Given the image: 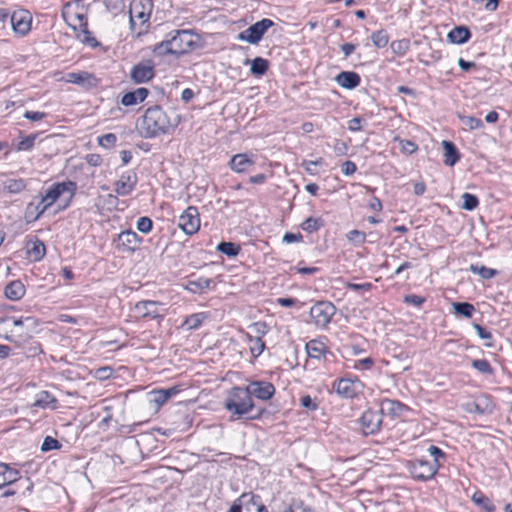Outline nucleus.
<instances>
[{
    "mask_svg": "<svg viewBox=\"0 0 512 512\" xmlns=\"http://www.w3.org/2000/svg\"><path fill=\"white\" fill-rule=\"evenodd\" d=\"M371 40L376 47L382 48L387 45L389 38L384 30H378L372 33Z\"/></svg>",
    "mask_w": 512,
    "mask_h": 512,
    "instance_id": "nucleus-48",
    "label": "nucleus"
},
{
    "mask_svg": "<svg viewBox=\"0 0 512 512\" xmlns=\"http://www.w3.org/2000/svg\"><path fill=\"white\" fill-rule=\"evenodd\" d=\"M56 403L55 397L48 391H41L36 395V399L32 407L48 408Z\"/></svg>",
    "mask_w": 512,
    "mask_h": 512,
    "instance_id": "nucleus-34",
    "label": "nucleus"
},
{
    "mask_svg": "<svg viewBox=\"0 0 512 512\" xmlns=\"http://www.w3.org/2000/svg\"><path fill=\"white\" fill-rule=\"evenodd\" d=\"M250 341L252 343L250 347L252 355L254 357L260 356L265 349V343L262 341L260 337H251Z\"/></svg>",
    "mask_w": 512,
    "mask_h": 512,
    "instance_id": "nucleus-50",
    "label": "nucleus"
},
{
    "mask_svg": "<svg viewBox=\"0 0 512 512\" xmlns=\"http://www.w3.org/2000/svg\"><path fill=\"white\" fill-rule=\"evenodd\" d=\"M356 164L352 161H345L341 166V171L344 175H352L356 172Z\"/></svg>",
    "mask_w": 512,
    "mask_h": 512,
    "instance_id": "nucleus-63",
    "label": "nucleus"
},
{
    "mask_svg": "<svg viewBox=\"0 0 512 512\" xmlns=\"http://www.w3.org/2000/svg\"><path fill=\"white\" fill-rule=\"evenodd\" d=\"M300 405L310 411L318 409V403L310 397V395H304L300 398Z\"/></svg>",
    "mask_w": 512,
    "mask_h": 512,
    "instance_id": "nucleus-60",
    "label": "nucleus"
},
{
    "mask_svg": "<svg viewBox=\"0 0 512 512\" xmlns=\"http://www.w3.org/2000/svg\"><path fill=\"white\" fill-rule=\"evenodd\" d=\"M442 146L444 149V163L447 166H453L459 160V153L455 147V145L450 142L444 140L442 142Z\"/></svg>",
    "mask_w": 512,
    "mask_h": 512,
    "instance_id": "nucleus-29",
    "label": "nucleus"
},
{
    "mask_svg": "<svg viewBox=\"0 0 512 512\" xmlns=\"http://www.w3.org/2000/svg\"><path fill=\"white\" fill-rule=\"evenodd\" d=\"M211 280L208 278H198L197 280L189 281L188 289L194 293L204 291L210 287Z\"/></svg>",
    "mask_w": 512,
    "mask_h": 512,
    "instance_id": "nucleus-43",
    "label": "nucleus"
},
{
    "mask_svg": "<svg viewBox=\"0 0 512 512\" xmlns=\"http://www.w3.org/2000/svg\"><path fill=\"white\" fill-rule=\"evenodd\" d=\"M274 26L271 19L264 18L238 34V39L250 44H258L269 28Z\"/></svg>",
    "mask_w": 512,
    "mask_h": 512,
    "instance_id": "nucleus-9",
    "label": "nucleus"
},
{
    "mask_svg": "<svg viewBox=\"0 0 512 512\" xmlns=\"http://www.w3.org/2000/svg\"><path fill=\"white\" fill-rule=\"evenodd\" d=\"M137 182V174L134 171H126L116 181L114 191L119 196H127L134 190Z\"/></svg>",
    "mask_w": 512,
    "mask_h": 512,
    "instance_id": "nucleus-18",
    "label": "nucleus"
},
{
    "mask_svg": "<svg viewBox=\"0 0 512 512\" xmlns=\"http://www.w3.org/2000/svg\"><path fill=\"white\" fill-rule=\"evenodd\" d=\"M117 137L113 133H107L99 137V145L104 148H111L116 144Z\"/></svg>",
    "mask_w": 512,
    "mask_h": 512,
    "instance_id": "nucleus-56",
    "label": "nucleus"
},
{
    "mask_svg": "<svg viewBox=\"0 0 512 512\" xmlns=\"http://www.w3.org/2000/svg\"><path fill=\"white\" fill-rule=\"evenodd\" d=\"M205 319L203 313H195L188 316L182 324L186 330H195L199 328Z\"/></svg>",
    "mask_w": 512,
    "mask_h": 512,
    "instance_id": "nucleus-36",
    "label": "nucleus"
},
{
    "mask_svg": "<svg viewBox=\"0 0 512 512\" xmlns=\"http://www.w3.org/2000/svg\"><path fill=\"white\" fill-rule=\"evenodd\" d=\"M79 33L77 34V38L85 44H88L92 47H95L98 45V42L96 39L92 36L91 32L87 29V26L85 28H79Z\"/></svg>",
    "mask_w": 512,
    "mask_h": 512,
    "instance_id": "nucleus-47",
    "label": "nucleus"
},
{
    "mask_svg": "<svg viewBox=\"0 0 512 512\" xmlns=\"http://www.w3.org/2000/svg\"><path fill=\"white\" fill-rule=\"evenodd\" d=\"M453 308L456 314L470 318L475 311L472 304L467 302H456L453 304Z\"/></svg>",
    "mask_w": 512,
    "mask_h": 512,
    "instance_id": "nucleus-42",
    "label": "nucleus"
},
{
    "mask_svg": "<svg viewBox=\"0 0 512 512\" xmlns=\"http://www.w3.org/2000/svg\"><path fill=\"white\" fill-rule=\"evenodd\" d=\"M174 126L167 114L159 106L148 108L137 124L140 134L145 138L166 134Z\"/></svg>",
    "mask_w": 512,
    "mask_h": 512,
    "instance_id": "nucleus-1",
    "label": "nucleus"
},
{
    "mask_svg": "<svg viewBox=\"0 0 512 512\" xmlns=\"http://www.w3.org/2000/svg\"><path fill=\"white\" fill-rule=\"evenodd\" d=\"M472 367L478 372L486 375H492L493 369L486 359H475L472 361Z\"/></svg>",
    "mask_w": 512,
    "mask_h": 512,
    "instance_id": "nucleus-46",
    "label": "nucleus"
},
{
    "mask_svg": "<svg viewBox=\"0 0 512 512\" xmlns=\"http://www.w3.org/2000/svg\"><path fill=\"white\" fill-rule=\"evenodd\" d=\"M473 327H474V329L476 330L477 335H478L481 339H483V340H485V341H486V342H485V345H486L487 347H492V346H493V344L491 343V340H492V335H491V333H490L488 330H486L484 327H482L481 325H479V324H474V325H473Z\"/></svg>",
    "mask_w": 512,
    "mask_h": 512,
    "instance_id": "nucleus-53",
    "label": "nucleus"
},
{
    "mask_svg": "<svg viewBox=\"0 0 512 512\" xmlns=\"http://www.w3.org/2000/svg\"><path fill=\"white\" fill-rule=\"evenodd\" d=\"M470 36H471V34H470V31L468 28H466L464 26H458V27L453 28L448 33L447 37L451 43L463 44L469 40Z\"/></svg>",
    "mask_w": 512,
    "mask_h": 512,
    "instance_id": "nucleus-28",
    "label": "nucleus"
},
{
    "mask_svg": "<svg viewBox=\"0 0 512 512\" xmlns=\"http://www.w3.org/2000/svg\"><path fill=\"white\" fill-rule=\"evenodd\" d=\"M153 11L152 0H132L129 5L130 29L137 36L145 33Z\"/></svg>",
    "mask_w": 512,
    "mask_h": 512,
    "instance_id": "nucleus-4",
    "label": "nucleus"
},
{
    "mask_svg": "<svg viewBox=\"0 0 512 512\" xmlns=\"http://www.w3.org/2000/svg\"><path fill=\"white\" fill-rule=\"evenodd\" d=\"M225 409L231 413L232 420L250 418L249 413L254 408V403L250 393L246 388L234 387L229 392L224 401ZM255 417H251L254 419Z\"/></svg>",
    "mask_w": 512,
    "mask_h": 512,
    "instance_id": "nucleus-3",
    "label": "nucleus"
},
{
    "mask_svg": "<svg viewBox=\"0 0 512 512\" xmlns=\"http://www.w3.org/2000/svg\"><path fill=\"white\" fill-rule=\"evenodd\" d=\"M178 392L179 389L177 387L153 390L150 392V401L155 403L157 407H160L164 403H166L172 396L176 395Z\"/></svg>",
    "mask_w": 512,
    "mask_h": 512,
    "instance_id": "nucleus-24",
    "label": "nucleus"
},
{
    "mask_svg": "<svg viewBox=\"0 0 512 512\" xmlns=\"http://www.w3.org/2000/svg\"><path fill=\"white\" fill-rule=\"evenodd\" d=\"M395 141L399 142L400 150L405 154H412L417 150V145L410 140L400 139L398 136L394 138Z\"/></svg>",
    "mask_w": 512,
    "mask_h": 512,
    "instance_id": "nucleus-51",
    "label": "nucleus"
},
{
    "mask_svg": "<svg viewBox=\"0 0 512 512\" xmlns=\"http://www.w3.org/2000/svg\"><path fill=\"white\" fill-rule=\"evenodd\" d=\"M424 301H425V299L423 297L415 295V294L407 295L404 298L405 303L411 304V305H414L417 307H420L424 303Z\"/></svg>",
    "mask_w": 512,
    "mask_h": 512,
    "instance_id": "nucleus-62",
    "label": "nucleus"
},
{
    "mask_svg": "<svg viewBox=\"0 0 512 512\" xmlns=\"http://www.w3.org/2000/svg\"><path fill=\"white\" fill-rule=\"evenodd\" d=\"M255 334L256 337H262L269 331V327L265 322H255L249 327Z\"/></svg>",
    "mask_w": 512,
    "mask_h": 512,
    "instance_id": "nucleus-58",
    "label": "nucleus"
},
{
    "mask_svg": "<svg viewBox=\"0 0 512 512\" xmlns=\"http://www.w3.org/2000/svg\"><path fill=\"white\" fill-rule=\"evenodd\" d=\"M246 389L250 393V397L254 395L260 400H269L275 394V387L272 383L266 381L251 382Z\"/></svg>",
    "mask_w": 512,
    "mask_h": 512,
    "instance_id": "nucleus-20",
    "label": "nucleus"
},
{
    "mask_svg": "<svg viewBox=\"0 0 512 512\" xmlns=\"http://www.w3.org/2000/svg\"><path fill=\"white\" fill-rule=\"evenodd\" d=\"M374 360L371 357L355 361L353 368L356 370H370L374 366Z\"/></svg>",
    "mask_w": 512,
    "mask_h": 512,
    "instance_id": "nucleus-59",
    "label": "nucleus"
},
{
    "mask_svg": "<svg viewBox=\"0 0 512 512\" xmlns=\"http://www.w3.org/2000/svg\"><path fill=\"white\" fill-rule=\"evenodd\" d=\"M47 208H44V205L41 201L38 204L29 203L25 209V219L29 222H34L40 218L44 214Z\"/></svg>",
    "mask_w": 512,
    "mask_h": 512,
    "instance_id": "nucleus-31",
    "label": "nucleus"
},
{
    "mask_svg": "<svg viewBox=\"0 0 512 512\" xmlns=\"http://www.w3.org/2000/svg\"><path fill=\"white\" fill-rule=\"evenodd\" d=\"M36 135L35 134H31V135H28L26 137H24L18 144H17V150L18 151H27V150H30L33 146H34V143H35V140H36Z\"/></svg>",
    "mask_w": 512,
    "mask_h": 512,
    "instance_id": "nucleus-52",
    "label": "nucleus"
},
{
    "mask_svg": "<svg viewBox=\"0 0 512 512\" xmlns=\"http://www.w3.org/2000/svg\"><path fill=\"white\" fill-rule=\"evenodd\" d=\"M19 347L22 348L23 354L27 357H35L42 353V348L39 342L35 340H29L27 342L15 341Z\"/></svg>",
    "mask_w": 512,
    "mask_h": 512,
    "instance_id": "nucleus-33",
    "label": "nucleus"
},
{
    "mask_svg": "<svg viewBox=\"0 0 512 512\" xmlns=\"http://www.w3.org/2000/svg\"><path fill=\"white\" fill-rule=\"evenodd\" d=\"M439 463L424 459H416L408 463V469L413 479L426 481L431 479L438 471Z\"/></svg>",
    "mask_w": 512,
    "mask_h": 512,
    "instance_id": "nucleus-7",
    "label": "nucleus"
},
{
    "mask_svg": "<svg viewBox=\"0 0 512 512\" xmlns=\"http://www.w3.org/2000/svg\"><path fill=\"white\" fill-rule=\"evenodd\" d=\"M269 63L262 57H256L251 61V73L255 76H262L266 73Z\"/></svg>",
    "mask_w": 512,
    "mask_h": 512,
    "instance_id": "nucleus-35",
    "label": "nucleus"
},
{
    "mask_svg": "<svg viewBox=\"0 0 512 512\" xmlns=\"http://www.w3.org/2000/svg\"><path fill=\"white\" fill-rule=\"evenodd\" d=\"M4 293L8 299L16 301V300L21 299L24 296L25 287L21 281L15 280V281L10 282L5 287Z\"/></svg>",
    "mask_w": 512,
    "mask_h": 512,
    "instance_id": "nucleus-27",
    "label": "nucleus"
},
{
    "mask_svg": "<svg viewBox=\"0 0 512 512\" xmlns=\"http://www.w3.org/2000/svg\"><path fill=\"white\" fill-rule=\"evenodd\" d=\"M138 231L142 233H149L152 230L153 222L149 217H140L136 223Z\"/></svg>",
    "mask_w": 512,
    "mask_h": 512,
    "instance_id": "nucleus-54",
    "label": "nucleus"
},
{
    "mask_svg": "<svg viewBox=\"0 0 512 512\" xmlns=\"http://www.w3.org/2000/svg\"><path fill=\"white\" fill-rule=\"evenodd\" d=\"M333 149L336 155L344 156L347 153L348 147L345 142L341 140H336Z\"/></svg>",
    "mask_w": 512,
    "mask_h": 512,
    "instance_id": "nucleus-64",
    "label": "nucleus"
},
{
    "mask_svg": "<svg viewBox=\"0 0 512 512\" xmlns=\"http://www.w3.org/2000/svg\"><path fill=\"white\" fill-rule=\"evenodd\" d=\"M92 78V75L87 72H71L64 77L66 82L74 84H83Z\"/></svg>",
    "mask_w": 512,
    "mask_h": 512,
    "instance_id": "nucleus-41",
    "label": "nucleus"
},
{
    "mask_svg": "<svg viewBox=\"0 0 512 512\" xmlns=\"http://www.w3.org/2000/svg\"><path fill=\"white\" fill-rule=\"evenodd\" d=\"M347 239L355 244H363L366 239L364 232L359 230H351L346 235Z\"/></svg>",
    "mask_w": 512,
    "mask_h": 512,
    "instance_id": "nucleus-57",
    "label": "nucleus"
},
{
    "mask_svg": "<svg viewBox=\"0 0 512 512\" xmlns=\"http://www.w3.org/2000/svg\"><path fill=\"white\" fill-rule=\"evenodd\" d=\"M459 118L462 124L467 127L469 130L481 129L483 127V122L481 119L473 117V116H462L459 115Z\"/></svg>",
    "mask_w": 512,
    "mask_h": 512,
    "instance_id": "nucleus-45",
    "label": "nucleus"
},
{
    "mask_svg": "<svg viewBox=\"0 0 512 512\" xmlns=\"http://www.w3.org/2000/svg\"><path fill=\"white\" fill-rule=\"evenodd\" d=\"M409 47H410V43H409V40H407V39H401V40L393 41L391 43L392 51L401 56L404 55L409 50Z\"/></svg>",
    "mask_w": 512,
    "mask_h": 512,
    "instance_id": "nucleus-49",
    "label": "nucleus"
},
{
    "mask_svg": "<svg viewBox=\"0 0 512 512\" xmlns=\"http://www.w3.org/2000/svg\"><path fill=\"white\" fill-rule=\"evenodd\" d=\"M462 200H463V203H462V208L464 210H467V211H472L474 210L475 208L478 207L479 205V200L478 198L473 195V194H470V193H464L462 196H461Z\"/></svg>",
    "mask_w": 512,
    "mask_h": 512,
    "instance_id": "nucleus-44",
    "label": "nucleus"
},
{
    "mask_svg": "<svg viewBox=\"0 0 512 512\" xmlns=\"http://www.w3.org/2000/svg\"><path fill=\"white\" fill-rule=\"evenodd\" d=\"M134 84H145L155 77V64L152 60H143L135 64L129 73Z\"/></svg>",
    "mask_w": 512,
    "mask_h": 512,
    "instance_id": "nucleus-11",
    "label": "nucleus"
},
{
    "mask_svg": "<svg viewBox=\"0 0 512 512\" xmlns=\"http://www.w3.org/2000/svg\"><path fill=\"white\" fill-rule=\"evenodd\" d=\"M336 81L343 88L354 89L360 84L361 78L356 72L343 71L336 76Z\"/></svg>",
    "mask_w": 512,
    "mask_h": 512,
    "instance_id": "nucleus-23",
    "label": "nucleus"
},
{
    "mask_svg": "<svg viewBox=\"0 0 512 512\" xmlns=\"http://www.w3.org/2000/svg\"><path fill=\"white\" fill-rule=\"evenodd\" d=\"M77 190V185L73 181L59 182L51 185L46 193L41 197V203L44 208H50L62 195L68 193L69 196L66 200L64 208H66Z\"/></svg>",
    "mask_w": 512,
    "mask_h": 512,
    "instance_id": "nucleus-5",
    "label": "nucleus"
},
{
    "mask_svg": "<svg viewBox=\"0 0 512 512\" xmlns=\"http://www.w3.org/2000/svg\"><path fill=\"white\" fill-rule=\"evenodd\" d=\"M19 472L8 467L7 464L0 465V488L18 480Z\"/></svg>",
    "mask_w": 512,
    "mask_h": 512,
    "instance_id": "nucleus-30",
    "label": "nucleus"
},
{
    "mask_svg": "<svg viewBox=\"0 0 512 512\" xmlns=\"http://www.w3.org/2000/svg\"><path fill=\"white\" fill-rule=\"evenodd\" d=\"M61 447V444L58 440L54 439L51 436H47L44 438V441L41 445V451L47 452L55 449H59Z\"/></svg>",
    "mask_w": 512,
    "mask_h": 512,
    "instance_id": "nucleus-55",
    "label": "nucleus"
},
{
    "mask_svg": "<svg viewBox=\"0 0 512 512\" xmlns=\"http://www.w3.org/2000/svg\"><path fill=\"white\" fill-rule=\"evenodd\" d=\"M472 501L476 505L481 506L487 512H494L495 511L494 504L491 502V500L488 497H486L481 492L474 493L473 496H472Z\"/></svg>",
    "mask_w": 512,
    "mask_h": 512,
    "instance_id": "nucleus-37",
    "label": "nucleus"
},
{
    "mask_svg": "<svg viewBox=\"0 0 512 512\" xmlns=\"http://www.w3.org/2000/svg\"><path fill=\"white\" fill-rule=\"evenodd\" d=\"M323 225L324 222L321 218L309 217L306 220H304L300 226L302 230L308 233H313L318 231Z\"/></svg>",
    "mask_w": 512,
    "mask_h": 512,
    "instance_id": "nucleus-38",
    "label": "nucleus"
},
{
    "mask_svg": "<svg viewBox=\"0 0 512 512\" xmlns=\"http://www.w3.org/2000/svg\"><path fill=\"white\" fill-rule=\"evenodd\" d=\"M360 425L365 435H371L379 431L382 423V413L380 411L368 409L361 418Z\"/></svg>",
    "mask_w": 512,
    "mask_h": 512,
    "instance_id": "nucleus-15",
    "label": "nucleus"
},
{
    "mask_svg": "<svg viewBox=\"0 0 512 512\" xmlns=\"http://www.w3.org/2000/svg\"><path fill=\"white\" fill-rule=\"evenodd\" d=\"M134 311L138 317L151 320L162 319L166 312L162 303L151 300L137 302Z\"/></svg>",
    "mask_w": 512,
    "mask_h": 512,
    "instance_id": "nucleus-12",
    "label": "nucleus"
},
{
    "mask_svg": "<svg viewBox=\"0 0 512 512\" xmlns=\"http://www.w3.org/2000/svg\"><path fill=\"white\" fill-rule=\"evenodd\" d=\"M141 242L142 238L136 232L126 230L118 235L117 248L122 252L133 253L138 249Z\"/></svg>",
    "mask_w": 512,
    "mask_h": 512,
    "instance_id": "nucleus-17",
    "label": "nucleus"
},
{
    "mask_svg": "<svg viewBox=\"0 0 512 512\" xmlns=\"http://www.w3.org/2000/svg\"><path fill=\"white\" fill-rule=\"evenodd\" d=\"M62 17L67 25L74 30L87 26L86 14L78 3H66L62 8Z\"/></svg>",
    "mask_w": 512,
    "mask_h": 512,
    "instance_id": "nucleus-8",
    "label": "nucleus"
},
{
    "mask_svg": "<svg viewBox=\"0 0 512 512\" xmlns=\"http://www.w3.org/2000/svg\"><path fill=\"white\" fill-rule=\"evenodd\" d=\"M364 384L357 378H342L333 384L335 392L344 398H354L363 390Z\"/></svg>",
    "mask_w": 512,
    "mask_h": 512,
    "instance_id": "nucleus-13",
    "label": "nucleus"
},
{
    "mask_svg": "<svg viewBox=\"0 0 512 512\" xmlns=\"http://www.w3.org/2000/svg\"><path fill=\"white\" fill-rule=\"evenodd\" d=\"M312 322L318 328L324 329L336 313L335 305L330 301H318L310 308Z\"/></svg>",
    "mask_w": 512,
    "mask_h": 512,
    "instance_id": "nucleus-6",
    "label": "nucleus"
},
{
    "mask_svg": "<svg viewBox=\"0 0 512 512\" xmlns=\"http://www.w3.org/2000/svg\"><path fill=\"white\" fill-rule=\"evenodd\" d=\"M26 187L27 182L22 178H6L0 181V192L3 194H19Z\"/></svg>",
    "mask_w": 512,
    "mask_h": 512,
    "instance_id": "nucleus-21",
    "label": "nucleus"
},
{
    "mask_svg": "<svg viewBox=\"0 0 512 512\" xmlns=\"http://www.w3.org/2000/svg\"><path fill=\"white\" fill-rule=\"evenodd\" d=\"M196 46V37L190 30H176L167 35L166 39L154 48V52L159 55H182Z\"/></svg>",
    "mask_w": 512,
    "mask_h": 512,
    "instance_id": "nucleus-2",
    "label": "nucleus"
},
{
    "mask_svg": "<svg viewBox=\"0 0 512 512\" xmlns=\"http://www.w3.org/2000/svg\"><path fill=\"white\" fill-rule=\"evenodd\" d=\"M256 162V157L249 153H238L231 157L228 165L235 173H248L252 170Z\"/></svg>",
    "mask_w": 512,
    "mask_h": 512,
    "instance_id": "nucleus-16",
    "label": "nucleus"
},
{
    "mask_svg": "<svg viewBox=\"0 0 512 512\" xmlns=\"http://www.w3.org/2000/svg\"><path fill=\"white\" fill-rule=\"evenodd\" d=\"M26 253L33 261H40L45 255V245L42 241L36 239L26 243Z\"/></svg>",
    "mask_w": 512,
    "mask_h": 512,
    "instance_id": "nucleus-26",
    "label": "nucleus"
},
{
    "mask_svg": "<svg viewBox=\"0 0 512 512\" xmlns=\"http://www.w3.org/2000/svg\"><path fill=\"white\" fill-rule=\"evenodd\" d=\"M469 270L474 274H479L483 279H491L497 274L495 269L478 264H471Z\"/></svg>",
    "mask_w": 512,
    "mask_h": 512,
    "instance_id": "nucleus-39",
    "label": "nucleus"
},
{
    "mask_svg": "<svg viewBox=\"0 0 512 512\" xmlns=\"http://www.w3.org/2000/svg\"><path fill=\"white\" fill-rule=\"evenodd\" d=\"M305 348L308 356L314 359H320L327 352V346L322 339L310 340Z\"/></svg>",
    "mask_w": 512,
    "mask_h": 512,
    "instance_id": "nucleus-25",
    "label": "nucleus"
},
{
    "mask_svg": "<svg viewBox=\"0 0 512 512\" xmlns=\"http://www.w3.org/2000/svg\"><path fill=\"white\" fill-rule=\"evenodd\" d=\"M427 452L429 453L430 456L433 457L432 462H436V463H439V459L444 458V456H445L444 452L440 448H438L437 446H434V445H430L427 449Z\"/></svg>",
    "mask_w": 512,
    "mask_h": 512,
    "instance_id": "nucleus-61",
    "label": "nucleus"
},
{
    "mask_svg": "<svg viewBox=\"0 0 512 512\" xmlns=\"http://www.w3.org/2000/svg\"><path fill=\"white\" fill-rule=\"evenodd\" d=\"M178 226L187 235L196 233L200 228V218L196 207H188L179 217Z\"/></svg>",
    "mask_w": 512,
    "mask_h": 512,
    "instance_id": "nucleus-14",
    "label": "nucleus"
},
{
    "mask_svg": "<svg viewBox=\"0 0 512 512\" xmlns=\"http://www.w3.org/2000/svg\"><path fill=\"white\" fill-rule=\"evenodd\" d=\"M149 95V90L144 87L135 89L134 91L127 92L123 95L121 103L124 106H133L142 103Z\"/></svg>",
    "mask_w": 512,
    "mask_h": 512,
    "instance_id": "nucleus-22",
    "label": "nucleus"
},
{
    "mask_svg": "<svg viewBox=\"0 0 512 512\" xmlns=\"http://www.w3.org/2000/svg\"><path fill=\"white\" fill-rule=\"evenodd\" d=\"M259 496L253 493H243L237 498L228 512H267L263 504H259L257 501Z\"/></svg>",
    "mask_w": 512,
    "mask_h": 512,
    "instance_id": "nucleus-10",
    "label": "nucleus"
},
{
    "mask_svg": "<svg viewBox=\"0 0 512 512\" xmlns=\"http://www.w3.org/2000/svg\"><path fill=\"white\" fill-rule=\"evenodd\" d=\"M0 323H11L14 327L19 326H25L26 328L32 330L34 329L38 322L37 319L34 317H20V318H14V317H7L0 320Z\"/></svg>",
    "mask_w": 512,
    "mask_h": 512,
    "instance_id": "nucleus-32",
    "label": "nucleus"
},
{
    "mask_svg": "<svg viewBox=\"0 0 512 512\" xmlns=\"http://www.w3.org/2000/svg\"><path fill=\"white\" fill-rule=\"evenodd\" d=\"M217 250L229 257H235L240 252V246L232 242H221L217 246Z\"/></svg>",
    "mask_w": 512,
    "mask_h": 512,
    "instance_id": "nucleus-40",
    "label": "nucleus"
},
{
    "mask_svg": "<svg viewBox=\"0 0 512 512\" xmlns=\"http://www.w3.org/2000/svg\"><path fill=\"white\" fill-rule=\"evenodd\" d=\"M12 28L15 33L24 36L31 29V15L26 10H19L14 12L10 18Z\"/></svg>",
    "mask_w": 512,
    "mask_h": 512,
    "instance_id": "nucleus-19",
    "label": "nucleus"
}]
</instances>
